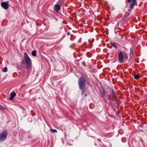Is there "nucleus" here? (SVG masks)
<instances>
[{
  "instance_id": "nucleus-6",
  "label": "nucleus",
  "mask_w": 147,
  "mask_h": 147,
  "mask_svg": "<svg viewBox=\"0 0 147 147\" xmlns=\"http://www.w3.org/2000/svg\"><path fill=\"white\" fill-rule=\"evenodd\" d=\"M136 2V0H132L131 4L130 5V7L131 9H132L134 7Z\"/></svg>"
},
{
  "instance_id": "nucleus-1",
  "label": "nucleus",
  "mask_w": 147,
  "mask_h": 147,
  "mask_svg": "<svg viewBox=\"0 0 147 147\" xmlns=\"http://www.w3.org/2000/svg\"><path fill=\"white\" fill-rule=\"evenodd\" d=\"M78 84L79 88L82 91V94H84L86 89L84 88L86 85L85 82L84 78L83 77H81L78 80Z\"/></svg>"
},
{
  "instance_id": "nucleus-20",
  "label": "nucleus",
  "mask_w": 147,
  "mask_h": 147,
  "mask_svg": "<svg viewBox=\"0 0 147 147\" xmlns=\"http://www.w3.org/2000/svg\"><path fill=\"white\" fill-rule=\"evenodd\" d=\"M131 0H127V1L128 3H130L131 2Z\"/></svg>"
},
{
  "instance_id": "nucleus-22",
  "label": "nucleus",
  "mask_w": 147,
  "mask_h": 147,
  "mask_svg": "<svg viewBox=\"0 0 147 147\" xmlns=\"http://www.w3.org/2000/svg\"><path fill=\"white\" fill-rule=\"evenodd\" d=\"M85 96H87L86 94H85Z\"/></svg>"
},
{
  "instance_id": "nucleus-18",
  "label": "nucleus",
  "mask_w": 147,
  "mask_h": 147,
  "mask_svg": "<svg viewBox=\"0 0 147 147\" xmlns=\"http://www.w3.org/2000/svg\"><path fill=\"white\" fill-rule=\"evenodd\" d=\"M133 48H131L130 49V54H132L133 53Z\"/></svg>"
},
{
  "instance_id": "nucleus-9",
  "label": "nucleus",
  "mask_w": 147,
  "mask_h": 147,
  "mask_svg": "<svg viewBox=\"0 0 147 147\" xmlns=\"http://www.w3.org/2000/svg\"><path fill=\"white\" fill-rule=\"evenodd\" d=\"M58 5H59L61 6L62 4L64 3V1L63 0H59L57 2Z\"/></svg>"
},
{
  "instance_id": "nucleus-8",
  "label": "nucleus",
  "mask_w": 147,
  "mask_h": 147,
  "mask_svg": "<svg viewBox=\"0 0 147 147\" xmlns=\"http://www.w3.org/2000/svg\"><path fill=\"white\" fill-rule=\"evenodd\" d=\"M55 10L56 11H58L60 9V6L59 5L56 4L55 7Z\"/></svg>"
},
{
  "instance_id": "nucleus-21",
  "label": "nucleus",
  "mask_w": 147,
  "mask_h": 147,
  "mask_svg": "<svg viewBox=\"0 0 147 147\" xmlns=\"http://www.w3.org/2000/svg\"><path fill=\"white\" fill-rule=\"evenodd\" d=\"M69 34H70V33H69V32H68V33H67V34L68 35H69Z\"/></svg>"
},
{
  "instance_id": "nucleus-5",
  "label": "nucleus",
  "mask_w": 147,
  "mask_h": 147,
  "mask_svg": "<svg viewBox=\"0 0 147 147\" xmlns=\"http://www.w3.org/2000/svg\"><path fill=\"white\" fill-rule=\"evenodd\" d=\"M8 1H7V2H2L1 3V5L4 9H7L9 7V5L8 4Z\"/></svg>"
},
{
  "instance_id": "nucleus-3",
  "label": "nucleus",
  "mask_w": 147,
  "mask_h": 147,
  "mask_svg": "<svg viewBox=\"0 0 147 147\" xmlns=\"http://www.w3.org/2000/svg\"><path fill=\"white\" fill-rule=\"evenodd\" d=\"M127 57V55L125 53L121 52L119 54V61L122 63L123 62V60L126 59Z\"/></svg>"
},
{
  "instance_id": "nucleus-19",
  "label": "nucleus",
  "mask_w": 147,
  "mask_h": 147,
  "mask_svg": "<svg viewBox=\"0 0 147 147\" xmlns=\"http://www.w3.org/2000/svg\"><path fill=\"white\" fill-rule=\"evenodd\" d=\"M111 45L112 46L114 47L115 48H117V46L115 44H113V43H111Z\"/></svg>"
},
{
  "instance_id": "nucleus-7",
  "label": "nucleus",
  "mask_w": 147,
  "mask_h": 147,
  "mask_svg": "<svg viewBox=\"0 0 147 147\" xmlns=\"http://www.w3.org/2000/svg\"><path fill=\"white\" fill-rule=\"evenodd\" d=\"M16 94L15 92H12L11 94V96L10 97L9 99L10 100H13V98L16 96Z\"/></svg>"
},
{
  "instance_id": "nucleus-4",
  "label": "nucleus",
  "mask_w": 147,
  "mask_h": 147,
  "mask_svg": "<svg viewBox=\"0 0 147 147\" xmlns=\"http://www.w3.org/2000/svg\"><path fill=\"white\" fill-rule=\"evenodd\" d=\"M7 134V131H4L1 134V136L0 138V142L3 141L6 139Z\"/></svg>"
},
{
  "instance_id": "nucleus-2",
  "label": "nucleus",
  "mask_w": 147,
  "mask_h": 147,
  "mask_svg": "<svg viewBox=\"0 0 147 147\" xmlns=\"http://www.w3.org/2000/svg\"><path fill=\"white\" fill-rule=\"evenodd\" d=\"M24 60L25 61L26 68L27 69H30L31 65V59L29 58L26 53H24Z\"/></svg>"
},
{
  "instance_id": "nucleus-13",
  "label": "nucleus",
  "mask_w": 147,
  "mask_h": 147,
  "mask_svg": "<svg viewBox=\"0 0 147 147\" xmlns=\"http://www.w3.org/2000/svg\"><path fill=\"white\" fill-rule=\"evenodd\" d=\"M6 108L1 105H0V110L3 111L4 109H5Z\"/></svg>"
},
{
  "instance_id": "nucleus-17",
  "label": "nucleus",
  "mask_w": 147,
  "mask_h": 147,
  "mask_svg": "<svg viewBox=\"0 0 147 147\" xmlns=\"http://www.w3.org/2000/svg\"><path fill=\"white\" fill-rule=\"evenodd\" d=\"M129 15V14L128 13H126L125 14V15L124 17H123V18H127Z\"/></svg>"
},
{
  "instance_id": "nucleus-15",
  "label": "nucleus",
  "mask_w": 147,
  "mask_h": 147,
  "mask_svg": "<svg viewBox=\"0 0 147 147\" xmlns=\"http://www.w3.org/2000/svg\"><path fill=\"white\" fill-rule=\"evenodd\" d=\"M139 76L138 75L136 74V75H135L134 76V78L135 79H137L138 78H139Z\"/></svg>"
},
{
  "instance_id": "nucleus-12",
  "label": "nucleus",
  "mask_w": 147,
  "mask_h": 147,
  "mask_svg": "<svg viewBox=\"0 0 147 147\" xmlns=\"http://www.w3.org/2000/svg\"><path fill=\"white\" fill-rule=\"evenodd\" d=\"M36 51L35 50L33 51L32 53V54L33 56H36Z\"/></svg>"
},
{
  "instance_id": "nucleus-11",
  "label": "nucleus",
  "mask_w": 147,
  "mask_h": 147,
  "mask_svg": "<svg viewBox=\"0 0 147 147\" xmlns=\"http://www.w3.org/2000/svg\"><path fill=\"white\" fill-rule=\"evenodd\" d=\"M105 92L104 90H103L101 92V94H100V96L102 97H103L105 95Z\"/></svg>"
},
{
  "instance_id": "nucleus-14",
  "label": "nucleus",
  "mask_w": 147,
  "mask_h": 147,
  "mask_svg": "<svg viewBox=\"0 0 147 147\" xmlns=\"http://www.w3.org/2000/svg\"><path fill=\"white\" fill-rule=\"evenodd\" d=\"M50 131L53 133H57V130L55 129H51Z\"/></svg>"
},
{
  "instance_id": "nucleus-16",
  "label": "nucleus",
  "mask_w": 147,
  "mask_h": 147,
  "mask_svg": "<svg viewBox=\"0 0 147 147\" xmlns=\"http://www.w3.org/2000/svg\"><path fill=\"white\" fill-rule=\"evenodd\" d=\"M7 71V67H5L3 69V72H6Z\"/></svg>"
},
{
  "instance_id": "nucleus-10",
  "label": "nucleus",
  "mask_w": 147,
  "mask_h": 147,
  "mask_svg": "<svg viewBox=\"0 0 147 147\" xmlns=\"http://www.w3.org/2000/svg\"><path fill=\"white\" fill-rule=\"evenodd\" d=\"M112 94L113 96V98H115L116 99L117 98V96H116V95L115 94V92H114L113 90H112Z\"/></svg>"
}]
</instances>
